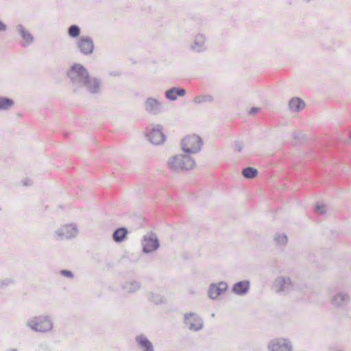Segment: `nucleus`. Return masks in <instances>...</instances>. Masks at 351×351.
<instances>
[{
	"mask_svg": "<svg viewBox=\"0 0 351 351\" xmlns=\"http://www.w3.org/2000/svg\"><path fill=\"white\" fill-rule=\"evenodd\" d=\"M295 285L291 278L285 276H278L273 282L271 289L278 294L286 295L294 289Z\"/></svg>",
	"mask_w": 351,
	"mask_h": 351,
	"instance_id": "20e7f679",
	"label": "nucleus"
},
{
	"mask_svg": "<svg viewBox=\"0 0 351 351\" xmlns=\"http://www.w3.org/2000/svg\"><path fill=\"white\" fill-rule=\"evenodd\" d=\"M186 91L182 87L173 86L165 92V97L171 101H176L178 97H184L186 95Z\"/></svg>",
	"mask_w": 351,
	"mask_h": 351,
	"instance_id": "f3484780",
	"label": "nucleus"
},
{
	"mask_svg": "<svg viewBox=\"0 0 351 351\" xmlns=\"http://www.w3.org/2000/svg\"><path fill=\"white\" fill-rule=\"evenodd\" d=\"M128 234V230L125 227H119L114 230L112 237L115 243H119L127 239Z\"/></svg>",
	"mask_w": 351,
	"mask_h": 351,
	"instance_id": "aec40b11",
	"label": "nucleus"
},
{
	"mask_svg": "<svg viewBox=\"0 0 351 351\" xmlns=\"http://www.w3.org/2000/svg\"><path fill=\"white\" fill-rule=\"evenodd\" d=\"M333 351H346V350H343V349H335Z\"/></svg>",
	"mask_w": 351,
	"mask_h": 351,
	"instance_id": "58836bf2",
	"label": "nucleus"
},
{
	"mask_svg": "<svg viewBox=\"0 0 351 351\" xmlns=\"http://www.w3.org/2000/svg\"><path fill=\"white\" fill-rule=\"evenodd\" d=\"M267 349L269 351H292L293 345L289 339L276 338L268 343Z\"/></svg>",
	"mask_w": 351,
	"mask_h": 351,
	"instance_id": "1a4fd4ad",
	"label": "nucleus"
},
{
	"mask_svg": "<svg viewBox=\"0 0 351 351\" xmlns=\"http://www.w3.org/2000/svg\"><path fill=\"white\" fill-rule=\"evenodd\" d=\"M26 325L34 332L47 333L52 330L53 322L49 315H40L29 319Z\"/></svg>",
	"mask_w": 351,
	"mask_h": 351,
	"instance_id": "f03ea898",
	"label": "nucleus"
},
{
	"mask_svg": "<svg viewBox=\"0 0 351 351\" xmlns=\"http://www.w3.org/2000/svg\"><path fill=\"white\" fill-rule=\"evenodd\" d=\"M101 84L100 79L89 76L88 80H87V82H84L83 87H86L90 93L96 95L101 93Z\"/></svg>",
	"mask_w": 351,
	"mask_h": 351,
	"instance_id": "dca6fc26",
	"label": "nucleus"
},
{
	"mask_svg": "<svg viewBox=\"0 0 351 351\" xmlns=\"http://www.w3.org/2000/svg\"><path fill=\"white\" fill-rule=\"evenodd\" d=\"M12 282L11 280H10V279H5L3 280L0 281V287H5V286H7V285H10Z\"/></svg>",
	"mask_w": 351,
	"mask_h": 351,
	"instance_id": "473e14b6",
	"label": "nucleus"
},
{
	"mask_svg": "<svg viewBox=\"0 0 351 351\" xmlns=\"http://www.w3.org/2000/svg\"><path fill=\"white\" fill-rule=\"evenodd\" d=\"M14 105V101L12 99L0 96V111H5L10 110Z\"/></svg>",
	"mask_w": 351,
	"mask_h": 351,
	"instance_id": "b1692460",
	"label": "nucleus"
},
{
	"mask_svg": "<svg viewBox=\"0 0 351 351\" xmlns=\"http://www.w3.org/2000/svg\"><path fill=\"white\" fill-rule=\"evenodd\" d=\"M81 32L80 27L77 25H71L68 28V34L72 38H77Z\"/></svg>",
	"mask_w": 351,
	"mask_h": 351,
	"instance_id": "cd10ccee",
	"label": "nucleus"
},
{
	"mask_svg": "<svg viewBox=\"0 0 351 351\" xmlns=\"http://www.w3.org/2000/svg\"><path fill=\"white\" fill-rule=\"evenodd\" d=\"M8 29L6 24H5L1 20H0V32H5Z\"/></svg>",
	"mask_w": 351,
	"mask_h": 351,
	"instance_id": "f704fd0d",
	"label": "nucleus"
},
{
	"mask_svg": "<svg viewBox=\"0 0 351 351\" xmlns=\"http://www.w3.org/2000/svg\"><path fill=\"white\" fill-rule=\"evenodd\" d=\"M242 175L245 178L252 179L258 175V170L252 167H247L243 169Z\"/></svg>",
	"mask_w": 351,
	"mask_h": 351,
	"instance_id": "bb28decb",
	"label": "nucleus"
},
{
	"mask_svg": "<svg viewBox=\"0 0 351 351\" xmlns=\"http://www.w3.org/2000/svg\"><path fill=\"white\" fill-rule=\"evenodd\" d=\"M67 76L72 84L76 87L74 89V92H76L77 88H82L84 82H87L90 75L85 66L81 64L75 63L67 71Z\"/></svg>",
	"mask_w": 351,
	"mask_h": 351,
	"instance_id": "f257e3e1",
	"label": "nucleus"
},
{
	"mask_svg": "<svg viewBox=\"0 0 351 351\" xmlns=\"http://www.w3.org/2000/svg\"><path fill=\"white\" fill-rule=\"evenodd\" d=\"M314 210L316 213L323 215L326 212V206L322 203H317L314 208Z\"/></svg>",
	"mask_w": 351,
	"mask_h": 351,
	"instance_id": "7c9ffc66",
	"label": "nucleus"
},
{
	"mask_svg": "<svg viewBox=\"0 0 351 351\" xmlns=\"http://www.w3.org/2000/svg\"><path fill=\"white\" fill-rule=\"evenodd\" d=\"M77 47L80 53L84 56H89L94 50V43L90 36H81L77 42Z\"/></svg>",
	"mask_w": 351,
	"mask_h": 351,
	"instance_id": "f8f14e48",
	"label": "nucleus"
},
{
	"mask_svg": "<svg viewBox=\"0 0 351 351\" xmlns=\"http://www.w3.org/2000/svg\"><path fill=\"white\" fill-rule=\"evenodd\" d=\"M142 252L144 254H149L158 250L160 243L156 234L153 232L144 235L141 240Z\"/></svg>",
	"mask_w": 351,
	"mask_h": 351,
	"instance_id": "0eeeda50",
	"label": "nucleus"
},
{
	"mask_svg": "<svg viewBox=\"0 0 351 351\" xmlns=\"http://www.w3.org/2000/svg\"><path fill=\"white\" fill-rule=\"evenodd\" d=\"M228 289V284L226 282L221 281L218 284L212 283L210 285L208 295L211 300H216L222 293Z\"/></svg>",
	"mask_w": 351,
	"mask_h": 351,
	"instance_id": "2eb2a0df",
	"label": "nucleus"
},
{
	"mask_svg": "<svg viewBox=\"0 0 351 351\" xmlns=\"http://www.w3.org/2000/svg\"><path fill=\"white\" fill-rule=\"evenodd\" d=\"M135 341L142 351H154L152 343L143 334L136 335Z\"/></svg>",
	"mask_w": 351,
	"mask_h": 351,
	"instance_id": "a211bd4d",
	"label": "nucleus"
},
{
	"mask_svg": "<svg viewBox=\"0 0 351 351\" xmlns=\"http://www.w3.org/2000/svg\"><path fill=\"white\" fill-rule=\"evenodd\" d=\"M183 322L184 325L191 331H199L203 328L204 326V322L202 317L193 312L184 313Z\"/></svg>",
	"mask_w": 351,
	"mask_h": 351,
	"instance_id": "423d86ee",
	"label": "nucleus"
},
{
	"mask_svg": "<svg viewBox=\"0 0 351 351\" xmlns=\"http://www.w3.org/2000/svg\"><path fill=\"white\" fill-rule=\"evenodd\" d=\"M350 297L348 292L339 291L336 292L330 299L332 306L337 308L343 310L349 304Z\"/></svg>",
	"mask_w": 351,
	"mask_h": 351,
	"instance_id": "6e6552de",
	"label": "nucleus"
},
{
	"mask_svg": "<svg viewBox=\"0 0 351 351\" xmlns=\"http://www.w3.org/2000/svg\"><path fill=\"white\" fill-rule=\"evenodd\" d=\"M274 239L276 243L280 245H285L288 241L287 237L285 234L276 233Z\"/></svg>",
	"mask_w": 351,
	"mask_h": 351,
	"instance_id": "c85d7f7f",
	"label": "nucleus"
},
{
	"mask_svg": "<svg viewBox=\"0 0 351 351\" xmlns=\"http://www.w3.org/2000/svg\"><path fill=\"white\" fill-rule=\"evenodd\" d=\"M232 147L234 152L239 153L242 152L244 147V143L241 141H234L232 143Z\"/></svg>",
	"mask_w": 351,
	"mask_h": 351,
	"instance_id": "c756f323",
	"label": "nucleus"
},
{
	"mask_svg": "<svg viewBox=\"0 0 351 351\" xmlns=\"http://www.w3.org/2000/svg\"><path fill=\"white\" fill-rule=\"evenodd\" d=\"M250 285L249 280L239 281L233 285L232 291L238 295H245L249 291Z\"/></svg>",
	"mask_w": 351,
	"mask_h": 351,
	"instance_id": "6ab92c4d",
	"label": "nucleus"
},
{
	"mask_svg": "<svg viewBox=\"0 0 351 351\" xmlns=\"http://www.w3.org/2000/svg\"><path fill=\"white\" fill-rule=\"evenodd\" d=\"M16 31L22 38L21 45L23 47H27L34 43V36L22 24L16 26Z\"/></svg>",
	"mask_w": 351,
	"mask_h": 351,
	"instance_id": "ddd939ff",
	"label": "nucleus"
},
{
	"mask_svg": "<svg viewBox=\"0 0 351 351\" xmlns=\"http://www.w3.org/2000/svg\"><path fill=\"white\" fill-rule=\"evenodd\" d=\"M145 110L151 114H158L162 111V104L156 98L148 97L144 104Z\"/></svg>",
	"mask_w": 351,
	"mask_h": 351,
	"instance_id": "4468645a",
	"label": "nucleus"
},
{
	"mask_svg": "<svg viewBox=\"0 0 351 351\" xmlns=\"http://www.w3.org/2000/svg\"><path fill=\"white\" fill-rule=\"evenodd\" d=\"M204 43V36L203 34H197L195 38L193 45H191V49L197 52H202L205 50Z\"/></svg>",
	"mask_w": 351,
	"mask_h": 351,
	"instance_id": "4be33fe9",
	"label": "nucleus"
},
{
	"mask_svg": "<svg viewBox=\"0 0 351 351\" xmlns=\"http://www.w3.org/2000/svg\"><path fill=\"white\" fill-rule=\"evenodd\" d=\"M77 232V227L72 224H66L59 228L54 232L57 239L64 240L73 238Z\"/></svg>",
	"mask_w": 351,
	"mask_h": 351,
	"instance_id": "9b49d317",
	"label": "nucleus"
},
{
	"mask_svg": "<svg viewBox=\"0 0 351 351\" xmlns=\"http://www.w3.org/2000/svg\"><path fill=\"white\" fill-rule=\"evenodd\" d=\"M60 274L62 275L63 276L70 278H72L73 277V273L71 271L67 269H62L60 271Z\"/></svg>",
	"mask_w": 351,
	"mask_h": 351,
	"instance_id": "2f4dec72",
	"label": "nucleus"
},
{
	"mask_svg": "<svg viewBox=\"0 0 351 351\" xmlns=\"http://www.w3.org/2000/svg\"><path fill=\"white\" fill-rule=\"evenodd\" d=\"M147 298L149 301L157 305L166 303V300L163 298V296L158 293H155L152 292L148 293Z\"/></svg>",
	"mask_w": 351,
	"mask_h": 351,
	"instance_id": "a878e982",
	"label": "nucleus"
},
{
	"mask_svg": "<svg viewBox=\"0 0 351 351\" xmlns=\"http://www.w3.org/2000/svg\"><path fill=\"white\" fill-rule=\"evenodd\" d=\"M121 287L126 293H132L141 288V283L136 280H132L125 282Z\"/></svg>",
	"mask_w": 351,
	"mask_h": 351,
	"instance_id": "5701e85b",
	"label": "nucleus"
},
{
	"mask_svg": "<svg viewBox=\"0 0 351 351\" xmlns=\"http://www.w3.org/2000/svg\"><path fill=\"white\" fill-rule=\"evenodd\" d=\"M292 136L295 139H300L302 138V134L298 131H295L292 134Z\"/></svg>",
	"mask_w": 351,
	"mask_h": 351,
	"instance_id": "72a5a7b5",
	"label": "nucleus"
},
{
	"mask_svg": "<svg viewBox=\"0 0 351 351\" xmlns=\"http://www.w3.org/2000/svg\"><path fill=\"white\" fill-rule=\"evenodd\" d=\"M202 139L196 134L189 135L181 141L182 149L187 154L199 152L202 149Z\"/></svg>",
	"mask_w": 351,
	"mask_h": 351,
	"instance_id": "39448f33",
	"label": "nucleus"
},
{
	"mask_svg": "<svg viewBox=\"0 0 351 351\" xmlns=\"http://www.w3.org/2000/svg\"><path fill=\"white\" fill-rule=\"evenodd\" d=\"M258 108H256V107H252L250 108V111H249V114H254L255 112H258Z\"/></svg>",
	"mask_w": 351,
	"mask_h": 351,
	"instance_id": "c9c22d12",
	"label": "nucleus"
},
{
	"mask_svg": "<svg viewBox=\"0 0 351 351\" xmlns=\"http://www.w3.org/2000/svg\"><path fill=\"white\" fill-rule=\"evenodd\" d=\"M196 162L193 158L185 154H177L171 157L167 166L171 171H189L195 166Z\"/></svg>",
	"mask_w": 351,
	"mask_h": 351,
	"instance_id": "7ed1b4c3",
	"label": "nucleus"
},
{
	"mask_svg": "<svg viewBox=\"0 0 351 351\" xmlns=\"http://www.w3.org/2000/svg\"><path fill=\"white\" fill-rule=\"evenodd\" d=\"M305 1H307V2H308V1H310L311 0H305Z\"/></svg>",
	"mask_w": 351,
	"mask_h": 351,
	"instance_id": "a19ab883",
	"label": "nucleus"
},
{
	"mask_svg": "<svg viewBox=\"0 0 351 351\" xmlns=\"http://www.w3.org/2000/svg\"><path fill=\"white\" fill-rule=\"evenodd\" d=\"M214 101V97L211 95H200L195 96L193 98V103L196 104H211Z\"/></svg>",
	"mask_w": 351,
	"mask_h": 351,
	"instance_id": "393cba45",
	"label": "nucleus"
},
{
	"mask_svg": "<svg viewBox=\"0 0 351 351\" xmlns=\"http://www.w3.org/2000/svg\"><path fill=\"white\" fill-rule=\"evenodd\" d=\"M305 106L304 101L299 97H293L289 101V108L292 112H299Z\"/></svg>",
	"mask_w": 351,
	"mask_h": 351,
	"instance_id": "412c9836",
	"label": "nucleus"
},
{
	"mask_svg": "<svg viewBox=\"0 0 351 351\" xmlns=\"http://www.w3.org/2000/svg\"><path fill=\"white\" fill-rule=\"evenodd\" d=\"M32 184V182L29 179H26L23 181V185L24 186H31Z\"/></svg>",
	"mask_w": 351,
	"mask_h": 351,
	"instance_id": "e433bc0d",
	"label": "nucleus"
},
{
	"mask_svg": "<svg viewBox=\"0 0 351 351\" xmlns=\"http://www.w3.org/2000/svg\"><path fill=\"white\" fill-rule=\"evenodd\" d=\"M146 136L149 142L154 145H160L165 140V136L162 132L161 125H155L152 128L147 129Z\"/></svg>",
	"mask_w": 351,
	"mask_h": 351,
	"instance_id": "9d476101",
	"label": "nucleus"
},
{
	"mask_svg": "<svg viewBox=\"0 0 351 351\" xmlns=\"http://www.w3.org/2000/svg\"><path fill=\"white\" fill-rule=\"evenodd\" d=\"M5 351H19L16 348H8Z\"/></svg>",
	"mask_w": 351,
	"mask_h": 351,
	"instance_id": "4c0bfd02",
	"label": "nucleus"
},
{
	"mask_svg": "<svg viewBox=\"0 0 351 351\" xmlns=\"http://www.w3.org/2000/svg\"><path fill=\"white\" fill-rule=\"evenodd\" d=\"M349 138L351 140V132L349 133Z\"/></svg>",
	"mask_w": 351,
	"mask_h": 351,
	"instance_id": "ea45409f",
	"label": "nucleus"
}]
</instances>
